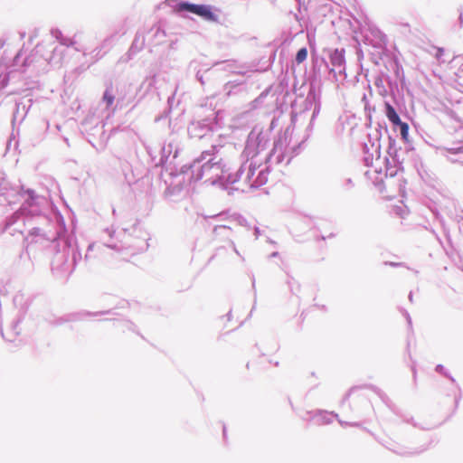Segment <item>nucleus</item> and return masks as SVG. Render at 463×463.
<instances>
[{
  "label": "nucleus",
  "mask_w": 463,
  "mask_h": 463,
  "mask_svg": "<svg viewBox=\"0 0 463 463\" xmlns=\"http://www.w3.org/2000/svg\"><path fill=\"white\" fill-rule=\"evenodd\" d=\"M443 54H444V49L436 48L435 57L437 58V60L440 61Z\"/></svg>",
  "instance_id": "423d86ee"
},
{
  "label": "nucleus",
  "mask_w": 463,
  "mask_h": 463,
  "mask_svg": "<svg viewBox=\"0 0 463 463\" xmlns=\"http://www.w3.org/2000/svg\"><path fill=\"white\" fill-rule=\"evenodd\" d=\"M395 214L401 218H404L407 214V210L402 205H396L393 207Z\"/></svg>",
  "instance_id": "20e7f679"
},
{
  "label": "nucleus",
  "mask_w": 463,
  "mask_h": 463,
  "mask_svg": "<svg viewBox=\"0 0 463 463\" xmlns=\"http://www.w3.org/2000/svg\"><path fill=\"white\" fill-rule=\"evenodd\" d=\"M382 193H386L387 194V191H385V185H383V189L382 190Z\"/></svg>",
  "instance_id": "6e6552de"
},
{
  "label": "nucleus",
  "mask_w": 463,
  "mask_h": 463,
  "mask_svg": "<svg viewBox=\"0 0 463 463\" xmlns=\"http://www.w3.org/2000/svg\"><path fill=\"white\" fill-rule=\"evenodd\" d=\"M384 106L387 118L392 122V125L398 126L400 128L402 138L404 141H407L409 137V125L400 119L396 110L390 103L386 102Z\"/></svg>",
  "instance_id": "f03ea898"
},
{
  "label": "nucleus",
  "mask_w": 463,
  "mask_h": 463,
  "mask_svg": "<svg viewBox=\"0 0 463 463\" xmlns=\"http://www.w3.org/2000/svg\"><path fill=\"white\" fill-rule=\"evenodd\" d=\"M392 195H389V194H386V195H385V198H387V199H390V198H392Z\"/></svg>",
  "instance_id": "0eeeda50"
},
{
  "label": "nucleus",
  "mask_w": 463,
  "mask_h": 463,
  "mask_svg": "<svg viewBox=\"0 0 463 463\" xmlns=\"http://www.w3.org/2000/svg\"><path fill=\"white\" fill-rule=\"evenodd\" d=\"M176 11L183 12L187 11L189 13L194 14L203 19L210 22H218V15L214 14L213 11V7L206 5H194L189 3H180Z\"/></svg>",
  "instance_id": "f257e3e1"
},
{
  "label": "nucleus",
  "mask_w": 463,
  "mask_h": 463,
  "mask_svg": "<svg viewBox=\"0 0 463 463\" xmlns=\"http://www.w3.org/2000/svg\"><path fill=\"white\" fill-rule=\"evenodd\" d=\"M307 57V51L306 48H301L298 50L296 55V61L298 63H302Z\"/></svg>",
  "instance_id": "7ed1b4c3"
},
{
  "label": "nucleus",
  "mask_w": 463,
  "mask_h": 463,
  "mask_svg": "<svg viewBox=\"0 0 463 463\" xmlns=\"http://www.w3.org/2000/svg\"><path fill=\"white\" fill-rule=\"evenodd\" d=\"M103 99L107 102V105L109 107L114 102V96L109 91H105Z\"/></svg>",
  "instance_id": "39448f33"
}]
</instances>
